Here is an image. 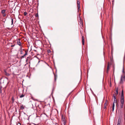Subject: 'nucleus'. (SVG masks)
Here are the masks:
<instances>
[{
	"mask_svg": "<svg viewBox=\"0 0 125 125\" xmlns=\"http://www.w3.org/2000/svg\"><path fill=\"white\" fill-rule=\"evenodd\" d=\"M47 52L48 53H50L51 52V51L50 50H48Z\"/></svg>",
	"mask_w": 125,
	"mask_h": 125,
	"instance_id": "nucleus-24",
	"label": "nucleus"
},
{
	"mask_svg": "<svg viewBox=\"0 0 125 125\" xmlns=\"http://www.w3.org/2000/svg\"><path fill=\"white\" fill-rule=\"evenodd\" d=\"M109 62H108V65H107V70H106L107 73H108V72L109 71Z\"/></svg>",
	"mask_w": 125,
	"mask_h": 125,
	"instance_id": "nucleus-9",
	"label": "nucleus"
},
{
	"mask_svg": "<svg viewBox=\"0 0 125 125\" xmlns=\"http://www.w3.org/2000/svg\"><path fill=\"white\" fill-rule=\"evenodd\" d=\"M114 109V107H112L113 111Z\"/></svg>",
	"mask_w": 125,
	"mask_h": 125,
	"instance_id": "nucleus-31",
	"label": "nucleus"
},
{
	"mask_svg": "<svg viewBox=\"0 0 125 125\" xmlns=\"http://www.w3.org/2000/svg\"><path fill=\"white\" fill-rule=\"evenodd\" d=\"M124 101V99L123 91V90L121 92V94L120 98V102L121 103L120 104V107L121 108H122L123 107Z\"/></svg>",
	"mask_w": 125,
	"mask_h": 125,
	"instance_id": "nucleus-1",
	"label": "nucleus"
},
{
	"mask_svg": "<svg viewBox=\"0 0 125 125\" xmlns=\"http://www.w3.org/2000/svg\"><path fill=\"white\" fill-rule=\"evenodd\" d=\"M84 39L82 40V43L83 45H84Z\"/></svg>",
	"mask_w": 125,
	"mask_h": 125,
	"instance_id": "nucleus-18",
	"label": "nucleus"
},
{
	"mask_svg": "<svg viewBox=\"0 0 125 125\" xmlns=\"http://www.w3.org/2000/svg\"><path fill=\"white\" fill-rule=\"evenodd\" d=\"M112 107H115V104L114 103H113V104L112 105Z\"/></svg>",
	"mask_w": 125,
	"mask_h": 125,
	"instance_id": "nucleus-26",
	"label": "nucleus"
},
{
	"mask_svg": "<svg viewBox=\"0 0 125 125\" xmlns=\"http://www.w3.org/2000/svg\"><path fill=\"white\" fill-rule=\"evenodd\" d=\"M118 88H116V90H115V92L116 93V94H118Z\"/></svg>",
	"mask_w": 125,
	"mask_h": 125,
	"instance_id": "nucleus-14",
	"label": "nucleus"
},
{
	"mask_svg": "<svg viewBox=\"0 0 125 125\" xmlns=\"http://www.w3.org/2000/svg\"><path fill=\"white\" fill-rule=\"evenodd\" d=\"M107 100H106L105 103L104 104V108L105 109L106 108V106H107Z\"/></svg>",
	"mask_w": 125,
	"mask_h": 125,
	"instance_id": "nucleus-5",
	"label": "nucleus"
},
{
	"mask_svg": "<svg viewBox=\"0 0 125 125\" xmlns=\"http://www.w3.org/2000/svg\"><path fill=\"white\" fill-rule=\"evenodd\" d=\"M24 106L23 105H21V106L20 109H21L23 110V109H24Z\"/></svg>",
	"mask_w": 125,
	"mask_h": 125,
	"instance_id": "nucleus-15",
	"label": "nucleus"
},
{
	"mask_svg": "<svg viewBox=\"0 0 125 125\" xmlns=\"http://www.w3.org/2000/svg\"><path fill=\"white\" fill-rule=\"evenodd\" d=\"M5 74L7 76H9L10 75V74L9 73H7L6 71H5Z\"/></svg>",
	"mask_w": 125,
	"mask_h": 125,
	"instance_id": "nucleus-17",
	"label": "nucleus"
},
{
	"mask_svg": "<svg viewBox=\"0 0 125 125\" xmlns=\"http://www.w3.org/2000/svg\"><path fill=\"white\" fill-rule=\"evenodd\" d=\"M35 16L36 17H38V13L36 14L35 15Z\"/></svg>",
	"mask_w": 125,
	"mask_h": 125,
	"instance_id": "nucleus-22",
	"label": "nucleus"
},
{
	"mask_svg": "<svg viewBox=\"0 0 125 125\" xmlns=\"http://www.w3.org/2000/svg\"><path fill=\"white\" fill-rule=\"evenodd\" d=\"M113 97L114 99V103H117V101L116 99V96H115V94L113 95Z\"/></svg>",
	"mask_w": 125,
	"mask_h": 125,
	"instance_id": "nucleus-7",
	"label": "nucleus"
},
{
	"mask_svg": "<svg viewBox=\"0 0 125 125\" xmlns=\"http://www.w3.org/2000/svg\"><path fill=\"white\" fill-rule=\"evenodd\" d=\"M62 120L63 122V123L64 125H65L66 122V121L65 119L62 116Z\"/></svg>",
	"mask_w": 125,
	"mask_h": 125,
	"instance_id": "nucleus-4",
	"label": "nucleus"
},
{
	"mask_svg": "<svg viewBox=\"0 0 125 125\" xmlns=\"http://www.w3.org/2000/svg\"><path fill=\"white\" fill-rule=\"evenodd\" d=\"M17 125H21V124L20 123H18L17 124Z\"/></svg>",
	"mask_w": 125,
	"mask_h": 125,
	"instance_id": "nucleus-30",
	"label": "nucleus"
},
{
	"mask_svg": "<svg viewBox=\"0 0 125 125\" xmlns=\"http://www.w3.org/2000/svg\"><path fill=\"white\" fill-rule=\"evenodd\" d=\"M15 46V44H14V45H11V46L12 47H14V46Z\"/></svg>",
	"mask_w": 125,
	"mask_h": 125,
	"instance_id": "nucleus-28",
	"label": "nucleus"
},
{
	"mask_svg": "<svg viewBox=\"0 0 125 125\" xmlns=\"http://www.w3.org/2000/svg\"><path fill=\"white\" fill-rule=\"evenodd\" d=\"M6 10H2L1 11V13L2 14H4L5 13Z\"/></svg>",
	"mask_w": 125,
	"mask_h": 125,
	"instance_id": "nucleus-16",
	"label": "nucleus"
},
{
	"mask_svg": "<svg viewBox=\"0 0 125 125\" xmlns=\"http://www.w3.org/2000/svg\"><path fill=\"white\" fill-rule=\"evenodd\" d=\"M111 62H112V63L113 62V59L112 58H111Z\"/></svg>",
	"mask_w": 125,
	"mask_h": 125,
	"instance_id": "nucleus-27",
	"label": "nucleus"
},
{
	"mask_svg": "<svg viewBox=\"0 0 125 125\" xmlns=\"http://www.w3.org/2000/svg\"><path fill=\"white\" fill-rule=\"evenodd\" d=\"M54 79H55V81H56V77H55V75L54 76Z\"/></svg>",
	"mask_w": 125,
	"mask_h": 125,
	"instance_id": "nucleus-32",
	"label": "nucleus"
},
{
	"mask_svg": "<svg viewBox=\"0 0 125 125\" xmlns=\"http://www.w3.org/2000/svg\"><path fill=\"white\" fill-rule=\"evenodd\" d=\"M82 40L84 39V36L83 35H82Z\"/></svg>",
	"mask_w": 125,
	"mask_h": 125,
	"instance_id": "nucleus-25",
	"label": "nucleus"
},
{
	"mask_svg": "<svg viewBox=\"0 0 125 125\" xmlns=\"http://www.w3.org/2000/svg\"><path fill=\"white\" fill-rule=\"evenodd\" d=\"M3 16H4V17H5L6 16V13H4L3 14Z\"/></svg>",
	"mask_w": 125,
	"mask_h": 125,
	"instance_id": "nucleus-29",
	"label": "nucleus"
},
{
	"mask_svg": "<svg viewBox=\"0 0 125 125\" xmlns=\"http://www.w3.org/2000/svg\"><path fill=\"white\" fill-rule=\"evenodd\" d=\"M71 93H72V92L70 93L68 95H69L71 94Z\"/></svg>",
	"mask_w": 125,
	"mask_h": 125,
	"instance_id": "nucleus-33",
	"label": "nucleus"
},
{
	"mask_svg": "<svg viewBox=\"0 0 125 125\" xmlns=\"http://www.w3.org/2000/svg\"><path fill=\"white\" fill-rule=\"evenodd\" d=\"M121 122V119L119 117L118 119L117 122V125H120V124Z\"/></svg>",
	"mask_w": 125,
	"mask_h": 125,
	"instance_id": "nucleus-10",
	"label": "nucleus"
},
{
	"mask_svg": "<svg viewBox=\"0 0 125 125\" xmlns=\"http://www.w3.org/2000/svg\"><path fill=\"white\" fill-rule=\"evenodd\" d=\"M40 62L42 64H44L45 63L47 64V63H46L44 61L42 60H41L39 61L38 63V64Z\"/></svg>",
	"mask_w": 125,
	"mask_h": 125,
	"instance_id": "nucleus-8",
	"label": "nucleus"
},
{
	"mask_svg": "<svg viewBox=\"0 0 125 125\" xmlns=\"http://www.w3.org/2000/svg\"><path fill=\"white\" fill-rule=\"evenodd\" d=\"M21 54H23V51H25V53L24 54V55H23V56H21V58H24V57L25 56H26V55H27V53H28V51H27V50H24L23 49L22 50V49H21Z\"/></svg>",
	"mask_w": 125,
	"mask_h": 125,
	"instance_id": "nucleus-2",
	"label": "nucleus"
},
{
	"mask_svg": "<svg viewBox=\"0 0 125 125\" xmlns=\"http://www.w3.org/2000/svg\"><path fill=\"white\" fill-rule=\"evenodd\" d=\"M80 32L81 34V35L82 36L83 35V31L80 30Z\"/></svg>",
	"mask_w": 125,
	"mask_h": 125,
	"instance_id": "nucleus-20",
	"label": "nucleus"
},
{
	"mask_svg": "<svg viewBox=\"0 0 125 125\" xmlns=\"http://www.w3.org/2000/svg\"><path fill=\"white\" fill-rule=\"evenodd\" d=\"M36 57L37 58H38V59H39L37 57Z\"/></svg>",
	"mask_w": 125,
	"mask_h": 125,
	"instance_id": "nucleus-35",
	"label": "nucleus"
},
{
	"mask_svg": "<svg viewBox=\"0 0 125 125\" xmlns=\"http://www.w3.org/2000/svg\"><path fill=\"white\" fill-rule=\"evenodd\" d=\"M27 14V13L26 11L24 13V14L25 16Z\"/></svg>",
	"mask_w": 125,
	"mask_h": 125,
	"instance_id": "nucleus-21",
	"label": "nucleus"
},
{
	"mask_svg": "<svg viewBox=\"0 0 125 125\" xmlns=\"http://www.w3.org/2000/svg\"><path fill=\"white\" fill-rule=\"evenodd\" d=\"M34 124V125H36V124Z\"/></svg>",
	"mask_w": 125,
	"mask_h": 125,
	"instance_id": "nucleus-37",
	"label": "nucleus"
},
{
	"mask_svg": "<svg viewBox=\"0 0 125 125\" xmlns=\"http://www.w3.org/2000/svg\"><path fill=\"white\" fill-rule=\"evenodd\" d=\"M11 25H12L13 23V19L12 18H11Z\"/></svg>",
	"mask_w": 125,
	"mask_h": 125,
	"instance_id": "nucleus-23",
	"label": "nucleus"
},
{
	"mask_svg": "<svg viewBox=\"0 0 125 125\" xmlns=\"http://www.w3.org/2000/svg\"><path fill=\"white\" fill-rule=\"evenodd\" d=\"M77 7L78 8V11H79L80 8V2L79 1H78L77 0Z\"/></svg>",
	"mask_w": 125,
	"mask_h": 125,
	"instance_id": "nucleus-6",
	"label": "nucleus"
},
{
	"mask_svg": "<svg viewBox=\"0 0 125 125\" xmlns=\"http://www.w3.org/2000/svg\"><path fill=\"white\" fill-rule=\"evenodd\" d=\"M28 59H27L26 61V62H27V61H28Z\"/></svg>",
	"mask_w": 125,
	"mask_h": 125,
	"instance_id": "nucleus-34",
	"label": "nucleus"
},
{
	"mask_svg": "<svg viewBox=\"0 0 125 125\" xmlns=\"http://www.w3.org/2000/svg\"><path fill=\"white\" fill-rule=\"evenodd\" d=\"M124 77H123V76H122L120 80V83L122 84L123 83V81L124 80Z\"/></svg>",
	"mask_w": 125,
	"mask_h": 125,
	"instance_id": "nucleus-3",
	"label": "nucleus"
},
{
	"mask_svg": "<svg viewBox=\"0 0 125 125\" xmlns=\"http://www.w3.org/2000/svg\"><path fill=\"white\" fill-rule=\"evenodd\" d=\"M1 84V83L0 82V85ZM2 88V86L0 85V93H2V90H1Z\"/></svg>",
	"mask_w": 125,
	"mask_h": 125,
	"instance_id": "nucleus-11",
	"label": "nucleus"
},
{
	"mask_svg": "<svg viewBox=\"0 0 125 125\" xmlns=\"http://www.w3.org/2000/svg\"><path fill=\"white\" fill-rule=\"evenodd\" d=\"M24 96H25L23 94H22L20 96V98H21L24 97Z\"/></svg>",
	"mask_w": 125,
	"mask_h": 125,
	"instance_id": "nucleus-19",
	"label": "nucleus"
},
{
	"mask_svg": "<svg viewBox=\"0 0 125 125\" xmlns=\"http://www.w3.org/2000/svg\"><path fill=\"white\" fill-rule=\"evenodd\" d=\"M117 104H117V105H117V106H118Z\"/></svg>",
	"mask_w": 125,
	"mask_h": 125,
	"instance_id": "nucleus-36",
	"label": "nucleus"
},
{
	"mask_svg": "<svg viewBox=\"0 0 125 125\" xmlns=\"http://www.w3.org/2000/svg\"><path fill=\"white\" fill-rule=\"evenodd\" d=\"M17 44L18 45L20 46H21V47H22V46L21 45V43L20 41H17Z\"/></svg>",
	"mask_w": 125,
	"mask_h": 125,
	"instance_id": "nucleus-12",
	"label": "nucleus"
},
{
	"mask_svg": "<svg viewBox=\"0 0 125 125\" xmlns=\"http://www.w3.org/2000/svg\"><path fill=\"white\" fill-rule=\"evenodd\" d=\"M12 100V103H13L14 102L15 99L14 98V97L13 96L11 98Z\"/></svg>",
	"mask_w": 125,
	"mask_h": 125,
	"instance_id": "nucleus-13",
	"label": "nucleus"
}]
</instances>
